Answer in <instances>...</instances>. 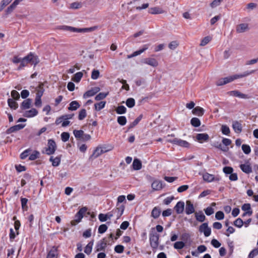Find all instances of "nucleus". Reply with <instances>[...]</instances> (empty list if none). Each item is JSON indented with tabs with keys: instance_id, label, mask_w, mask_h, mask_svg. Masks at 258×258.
<instances>
[{
	"instance_id": "nucleus-1",
	"label": "nucleus",
	"mask_w": 258,
	"mask_h": 258,
	"mask_svg": "<svg viewBox=\"0 0 258 258\" xmlns=\"http://www.w3.org/2000/svg\"><path fill=\"white\" fill-rule=\"evenodd\" d=\"M100 27L99 26H95L93 27H91L90 28H76L75 27L68 26L65 25L62 26H57L55 30H59V31H77L78 32H82L86 31H99L100 30Z\"/></svg>"
},
{
	"instance_id": "nucleus-2",
	"label": "nucleus",
	"mask_w": 258,
	"mask_h": 258,
	"mask_svg": "<svg viewBox=\"0 0 258 258\" xmlns=\"http://www.w3.org/2000/svg\"><path fill=\"white\" fill-rule=\"evenodd\" d=\"M254 72H255L254 70H251V71H249V72H248V71L245 72L242 74H239V75L236 74V75H233L231 76L225 77L224 78H222L218 81L217 85L218 86H222V85L226 84L228 83L231 82L236 79L245 77L250 74L254 73Z\"/></svg>"
},
{
	"instance_id": "nucleus-3",
	"label": "nucleus",
	"mask_w": 258,
	"mask_h": 258,
	"mask_svg": "<svg viewBox=\"0 0 258 258\" xmlns=\"http://www.w3.org/2000/svg\"><path fill=\"white\" fill-rule=\"evenodd\" d=\"M159 235L154 231H152L149 234L150 245L153 252H156L159 244Z\"/></svg>"
},
{
	"instance_id": "nucleus-4",
	"label": "nucleus",
	"mask_w": 258,
	"mask_h": 258,
	"mask_svg": "<svg viewBox=\"0 0 258 258\" xmlns=\"http://www.w3.org/2000/svg\"><path fill=\"white\" fill-rule=\"evenodd\" d=\"M88 208L86 207L81 208L75 215V219L71 221V225L75 226L81 222Z\"/></svg>"
},
{
	"instance_id": "nucleus-5",
	"label": "nucleus",
	"mask_w": 258,
	"mask_h": 258,
	"mask_svg": "<svg viewBox=\"0 0 258 258\" xmlns=\"http://www.w3.org/2000/svg\"><path fill=\"white\" fill-rule=\"evenodd\" d=\"M24 58H25V60H26L28 62V63H30L32 65H34V67L37 65L40 62L38 56L34 53L32 52L29 53Z\"/></svg>"
},
{
	"instance_id": "nucleus-6",
	"label": "nucleus",
	"mask_w": 258,
	"mask_h": 258,
	"mask_svg": "<svg viewBox=\"0 0 258 258\" xmlns=\"http://www.w3.org/2000/svg\"><path fill=\"white\" fill-rule=\"evenodd\" d=\"M56 144L53 139H49L47 143V147L45 150V153L47 155H52L56 150Z\"/></svg>"
},
{
	"instance_id": "nucleus-7",
	"label": "nucleus",
	"mask_w": 258,
	"mask_h": 258,
	"mask_svg": "<svg viewBox=\"0 0 258 258\" xmlns=\"http://www.w3.org/2000/svg\"><path fill=\"white\" fill-rule=\"evenodd\" d=\"M124 211V206H121L120 207L116 208L114 209L112 212H108L105 215H107V220L110 219L113 216V214H116L117 218L118 219L123 214Z\"/></svg>"
},
{
	"instance_id": "nucleus-8",
	"label": "nucleus",
	"mask_w": 258,
	"mask_h": 258,
	"mask_svg": "<svg viewBox=\"0 0 258 258\" xmlns=\"http://www.w3.org/2000/svg\"><path fill=\"white\" fill-rule=\"evenodd\" d=\"M168 142L182 147L189 148L190 146V144L188 142L176 138L173 140H168Z\"/></svg>"
},
{
	"instance_id": "nucleus-9",
	"label": "nucleus",
	"mask_w": 258,
	"mask_h": 258,
	"mask_svg": "<svg viewBox=\"0 0 258 258\" xmlns=\"http://www.w3.org/2000/svg\"><path fill=\"white\" fill-rule=\"evenodd\" d=\"M107 245V241L105 238L102 239L101 240L99 241L95 247L96 252H98L100 251H104L105 250V248Z\"/></svg>"
},
{
	"instance_id": "nucleus-10",
	"label": "nucleus",
	"mask_w": 258,
	"mask_h": 258,
	"mask_svg": "<svg viewBox=\"0 0 258 258\" xmlns=\"http://www.w3.org/2000/svg\"><path fill=\"white\" fill-rule=\"evenodd\" d=\"M199 231L203 232L206 237H208L211 235V229L208 226L207 223H204L199 227Z\"/></svg>"
},
{
	"instance_id": "nucleus-11",
	"label": "nucleus",
	"mask_w": 258,
	"mask_h": 258,
	"mask_svg": "<svg viewBox=\"0 0 258 258\" xmlns=\"http://www.w3.org/2000/svg\"><path fill=\"white\" fill-rule=\"evenodd\" d=\"M227 94L230 96H235L243 99H248L250 98L248 95L243 94L238 90L231 91L228 92Z\"/></svg>"
},
{
	"instance_id": "nucleus-12",
	"label": "nucleus",
	"mask_w": 258,
	"mask_h": 258,
	"mask_svg": "<svg viewBox=\"0 0 258 258\" xmlns=\"http://www.w3.org/2000/svg\"><path fill=\"white\" fill-rule=\"evenodd\" d=\"M100 90V89L98 87H96L92 88L91 89L86 91L83 95V97L84 98H87L93 96L96 93L99 92Z\"/></svg>"
},
{
	"instance_id": "nucleus-13",
	"label": "nucleus",
	"mask_w": 258,
	"mask_h": 258,
	"mask_svg": "<svg viewBox=\"0 0 258 258\" xmlns=\"http://www.w3.org/2000/svg\"><path fill=\"white\" fill-rule=\"evenodd\" d=\"M58 255V247L53 246L48 251L46 258H57Z\"/></svg>"
},
{
	"instance_id": "nucleus-14",
	"label": "nucleus",
	"mask_w": 258,
	"mask_h": 258,
	"mask_svg": "<svg viewBox=\"0 0 258 258\" xmlns=\"http://www.w3.org/2000/svg\"><path fill=\"white\" fill-rule=\"evenodd\" d=\"M203 178L204 181L208 182H211L213 181L219 180V178L217 177H215L213 174H211L207 172L203 174Z\"/></svg>"
},
{
	"instance_id": "nucleus-15",
	"label": "nucleus",
	"mask_w": 258,
	"mask_h": 258,
	"mask_svg": "<svg viewBox=\"0 0 258 258\" xmlns=\"http://www.w3.org/2000/svg\"><path fill=\"white\" fill-rule=\"evenodd\" d=\"M149 46H150L149 44H145L144 45H143V47L141 49H140V50L134 52L131 55H128L127 56V58H130L136 56L138 55H140V54H141L142 53L144 52L145 50L148 49Z\"/></svg>"
},
{
	"instance_id": "nucleus-16",
	"label": "nucleus",
	"mask_w": 258,
	"mask_h": 258,
	"mask_svg": "<svg viewBox=\"0 0 258 258\" xmlns=\"http://www.w3.org/2000/svg\"><path fill=\"white\" fill-rule=\"evenodd\" d=\"M25 124H19L15 125H14L13 126L10 127L9 128L7 131L6 133L8 134H10L13 133H15L16 132H17L22 128H23L25 127Z\"/></svg>"
},
{
	"instance_id": "nucleus-17",
	"label": "nucleus",
	"mask_w": 258,
	"mask_h": 258,
	"mask_svg": "<svg viewBox=\"0 0 258 258\" xmlns=\"http://www.w3.org/2000/svg\"><path fill=\"white\" fill-rule=\"evenodd\" d=\"M195 208L193 204L190 201H187L186 202L185 213L187 215H190L195 212Z\"/></svg>"
},
{
	"instance_id": "nucleus-18",
	"label": "nucleus",
	"mask_w": 258,
	"mask_h": 258,
	"mask_svg": "<svg viewBox=\"0 0 258 258\" xmlns=\"http://www.w3.org/2000/svg\"><path fill=\"white\" fill-rule=\"evenodd\" d=\"M184 208V203L183 202L179 201L177 203L174 207V210L178 214L183 213Z\"/></svg>"
},
{
	"instance_id": "nucleus-19",
	"label": "nucleus",
	"mask_w": 258,
	"mask_h": 258,
	"mask_svg": "<svg viewBox=\"0 0 258 258\" xmlns=\"http://www.w3.org/2000/svg\"><path fill=\"white\" fill-rule=\"evenodd\" d=\"M196 138L200 143H202L209 140V136L206 133L198 134Z\"/></svg>"
},
{
	"instance_id": "nucleus-20",
	"label": "nucleus",
	"mask_w": 258,
	"mask_h": 258,
	"mask_svg": "<svg viewBox=\"0 0 258 258\" xmlns=\"http://www.w3.org/2000/svg\"><path fill=\"white\" fill-rule=\"evenodd\" d=\"M143 62L153 67H156L158 66V62L153 58H146L144 59Z\"/></svg>"
},
{
	"instance_id": "nucleus-21",
	"label": "nucleus",
	"mask_w": 258,
	"mask_h": 258,
	"mask_svg": "<svg viewBox=\"0 0 258 258\" xmlns=\"http://www.w3.org/2000/svg\"><path fill=\"white\" fill-rule=\"evenodd\" d=\"M232 128L234 132L237 134H239L242 132V124L238 121H234L233 122Z\"/></svg>"
},
{
	"instance_id": "nucleus-22",
	"label": "nucleus",
	"mask_w": 258,
	"mask_h": 258,
	"mask_svg": "<svg viewBox=\"0 0 258 258\" xmlns=\"http://www.w3.org/2000/svg\"><path fill=\"white\" fill-rule=\"evenodd\" d=\"M38 114V111L35 109V108H32L31 109L26 111L23 116L26 117H33L36 115H37Z\"/></svg>"
},
{
	"instance_id": "nucleus-23",
	"label": "nucleus",
	"mask_w": 258,
	"mask_h": 258,
	"mask_svg": "<svg viewBox=\"0 0 258 258\" xmlns=\"http://www.w3.org/2000/svg\"><path fill=\"white\" fill-rule=\"evenodd\" d=\"M241 170L246 174H249L252 172V168L249 164H242L240 165Z\"/></svg>"
},
{
	"instance_id": "nucleus-24",
	"label": "nucleus",
	"mask_w": 258,
	"mask_h": 258,
	"mask_svg": "<svg viewBox=\"0 0 258 258\" xmlns=\"http://www.w3.org/2000/svg\"><path fill=\"white\" fill-rule=\"evenodd\" d=\"M192 112L196 115L202 116L204 114L205 110L201 107L197 106L193 109Z\"/></svg>"
},
{
	"instance_id": "nucleus-25",
	"label": "nucleus",
	"mask_w": 258,
	"mask_h": 258,
	"mask_svg": "<svg viewBox=\"0 0 258 258\" xmlns=\"http://www.w3.org/2000/svg\"><path fill=\"white\" fill-rule=\"evenodd\" d=\"M151 187L153 190H161L163 188L162 182L158 180L154 181L151 184Z\"/></svg>"
},
{
	"instance_id": "nucleus-26",
	"label": "nucleus",
	"mask_w": 258,
	"mask_h": 258,
	"mask_svg": "<svg viewBox=\"0 0 258 258\" xmlns=\"http://www.w3.org/2000/svg\"><path fill=\"white\" fill-rule=\"evenodd\" d=\"M44 83H39L38 86L36 88V95L42 96L44 92Z\"/></svg>"
},
{
	"instance_id": "nucleus-27",
	"label": "nucleus",
	"mask_w": 258,
	"mask_h": 258,
	"mask_svg": "<svg viewBox=\"0 0 258 258\" xmlns=\"http://www.w3.org/2000/svg\"><path fill=\"white\" fill-rule=\"evenodd\" d=\"M149 13L151 14H163L164 13V11L162 8L159 7H155L151 8L149 9Z\"/></svg>"
},
{
	"instance_id": "nucleus-28",
	"label": "nucleus",
	"mask_w": 258,
	"mask_h": 258,
	"mask_svg": "<svg viewBox=\"0 0 258 258\" xmlns=\"http://www.w3.org/2000/svg\"><path fill=\"white\" fill-rule=\"evenodd\" d=\"M49 161L52 162V165L53 166H58L60 163L61 156H57L55 158H53V156H51L49 158Z\"/></svg>"
},
{
	"instance_id": "nucleus-29",
	"label": "nucleus",
	"mask_w": 258,
	"mask_h": 258,
	"mask_svg": "<svg viewBox=\"0 0 258 258\" xmlns=\"http://www.w3.org/2000/svg\"><path fill=\"white\" fill-rule=\"evenodd\" d=\"M106 102L105 101H101L99 102L95 103L94 104V109L96 111H99L103 108H104L105 106Z\"/></svg>"
},
{
	"instance_id": "nucleus-30",
	"label": "nucleus",
	"mask_w": 258,
	"mask_h": 258,
	"mask_svg": "<svg viewBox=\"0 0 258 258\" xmlns=\"http://www.w3.org/2000/svg\"><path fill=\"white\" fill-rule=\"evenodd\" d=\"M132 166L134 170H139L142 168V162L139 159H135Z\"/></svg>"
},
{
	"instance_id": "nucleus-31",
	"label": "nucleus",
	"mask_w": 258,
	"mask_h": 258,
	"mask_svg": "<svg viewBox=\"0 0 258 258\" xmlns=\"http://www.w3.org/2000/svg\"><path fill=\"white\" fill-rule=\"evenodd\" d=\"M80 106V105L78 101H73L70 103L68 109L71 111L76 110Z\"/></svg>"
},
{
	"instance_id": "nucleus-32",
	"label": "nucleus",
	"mask_w": 258,
	"mask_h": 258,
	"mask_svg": "<svg viewBox=\"0 0 258 258\" xmlns=\"http://www.w3.org/2000/svg\"><path fill=\"white\" fill-rule=\"evenodd\" d=\"M31 100L30 99H27L24 100L21 105V108L23 110L28 109L30 107Z\"/></svg>"
},
{
	"instance_id": "nucleus-33",
	"label": "nucleus",
	"mask_w": 258,
	"mask_h": 258,
	"mask_svg": "<svg viewBox=\"0 0 258 258\" xmlns=\"http://www.w3.org/2000/svg\"><path fill=\"white\" fill-rule=\"evenodd\" d=\"M161 214V210L159 208L157 207H154L151 212V216L154 218H158Z\"/></svg>"
},
{
	"instance_id": "nucleus-34",
	"label": "nucleus",
	"mask_w": 258,
	"mask_h": 258,
	"mask_svg": "<svg viewBox=\"0 0 258 258\" xmlns=\"http://www.w3.org/2000/svg\"><path fill=\"white\" fill-rule=\"evenodd\" d=\"M195 217L197 221L201 222H204L206 219V217L202 211L195 213Z\"/></svg>"
},
{
	"instance_id": "nucleus-35",
	"label": "nucleus",
	"mask_w": 258,
	"mask_h": 258,
	"mask_svg": "<svg viewBox=\"0 0 258 258\" xmlns=\"http://www.w3.org/2000/svg\"><path fill=\"white\" fill-rule=\"evenodd\" d=\"M236 30L237 32L241 31H248V24L245 23L241 24L237 26Z\"/></svg>"
},
{
	"instance_id": "nucleus-36",
	"label": "nucleus",
	"mask_w": 258,
	"mask_h": 258,
	"mask_svg": "<svg viewBox=\"0 0 258 258\" xmlns=\"http://www.w3.org/2000/svg\"><path fill=\"white\" fill-rule=\"evenodd\" d=\"M8 103L9 106L13 109H16L18 107V103L13 99H8Z\"/></svg>"
},
{
	"instance_id": "nucleus-37",
	"label": "nucleus",
	"mask_w": 258,
	"mask_h": 258,
	"mask_svg": "<svg viewBox=\"0 0 258 258\" xmlns=\"http://www.w3.org/2000/svg\"><path fill=\"white\" fill-rule=\"evenodd\" d=\"M83 76V74L81 72H78L74 75L72 78V80L76 83H79L82 78Z\"/></svg>"
},
{
	"instance_id": "nucleus-38",
	"label": "nucleus",
	"mask_w": 258,
	"mask_h": 258,
	"mask_svg": "<svg viewBox=\"0 0 258 258\" xmlns=\"http://www.w3.org/2000/svg\"><path fill=\"white\" fill-rule=\"evenodd\" d=\"M212 39V36L209 35L205 37L203 39H202L200 43V46H204L207 45L209 42H210Z\"/></svg>"
},
{
	"instance_id": "nucleus-39",
	"label": "nucleus",
	"mask_w": 258,
	"mask_h": 258,
	"mask_svg": "<svg viewBox=\"0 0 258 258\" xmlns=\"http://www.w3.org/2000/svg\"><path fill=\"white\" fill-rule=\"evenodd\" d=\"M101 150L103 153L111 151L113 149V146L111 145H104L102 146H100Z\"/></svg>"
},
{
	"instance_id": "nucleus-40",
	"label": "nucleus",
	"mask_w": 258,
	"mask_h": 258,
	"mask_svg": "<svg viewBox=\"0 0 258 258\" xmlns=\"http://www.w3.org/2000/svg\"><path fill=\"white\" fill-rule=\"evenodd\" d=\"M108 94H109L108 92H106V93L100 92L95 96V99L96 101L102 100L104 99V98H105L107 97V96H108Z\"/></svg>"
},
{
	"instance_id": "nucleus-41",
	"label": "nucleus",
	"mask_w": 258,
	"mask_h": 258,
	"mask_svg": "<svg viewBox=\"0 0 258 258\" xmlns=\"http://www.w3.org/2000/svg\"><path fill=\"white\" fill-rule=\"evenodd\" d=\"M190 123L194 127H199L201 125V121L198 118L193 117L190 120Z\"/></svg>"
},
{
	"instance_id": "nucleus-42",
	"label": "nucleus",
	"mask_w": 258,
	"mask_h": 258,
	"mask_svg": "<svg viewBox=\"0 0 258 258\" xmlns=\"http://www.w3.org/2000/svg\"><path fill=\"white\" fill-rule=\"evenodd\" d=\"M116 112L118 114H124L126 112V108L123 105L118 106L115 109Z\"/></svg>"
},
{
	"instance_id": "nucleus-43",
	"label": "nucleus",
	"mask_w": 258,
	"mask_h": 258,
	"mask_svg": "<svg viewBox=\"0 0 258 258\" xmlns=\"http://www.w3.org/2000/svg\"><path fill=\"white\" fill-rule=\"evenodd\" d=\"M40 153L38 151H34L32 154H30L29 159L30 160H34L39 158Z\"/></svg>"
},
{
	"instance_id": "nucleus-44",
	"label": "nucleus",
	"mask_w": 258,
	"mask_h": 258,
	"mask_svg": "<svg viewBox=\"0 0 258 258\" xmlns=\"http://www.w3.org/2000/svg\"><path fill=\"white\" fill-rule=\"evenodd\" d=\"M87 116V112L85 109H82L79 113L78 119L80 120L84 119Z\"/></svg>"
},
{
	"instance_id": "nucleus-45",
	"label": "nucleus",
	"mask_w": 258,
	"mask_h": 258,
	"mask_svg": "<svg viewBox=\"0 0 258 258\" xmlns=\"http://www.w3.org/2000/svg\"><path fill=\"white\" fill-rule=\"evenodd\" d=\"M126 105L128 108H132L135 105V100L133 98H128L126 101Z\"/></svg>"
},
{
	"instance_id": "nucleus-46",
	"label": "nucleus",
	"mask_w": 258,
	"mask_h": 258,
	"mask_svg": "<svg viewBox=\"0 0 258 258\" xmlns=\"http://www.w3.org/2000/svg\"><path fill=\"white\" fill-rule=\"evenodd\" d=\"M117 122L120 125H124L126 123V118L125 116H120L117 117Z\"/></svg>"
},
{
	"instance_id": "nucleus-47",
	"label": "nucleus",
	"mask_w": 258,
	"mask_h": 258,
	"mask_svg": "<svg viewBox=\"0 0 258 258\" xmlns=\"http://www.w3.org/2000/svg\"><path fill=\"white\" fill-rule=\"evenodd\" d=\"M221 132L223 135L229 136L230 133L229 127L226 125H222Z\"/></svg>"
},
{
	"instance_id": "nucleus-48",
	"label": "nucleus",
	"mask_w": 258,
	"mask_h": 258,
	"mask_svg": "<svg viewBox=\"0 0 258 258\" xmlns=\"http://www.w3.org/2000/svg\"><path fill=\"white\" fill-rule=\"evenodd\" d=\"M73 134L77 139L82 138L83 136L84 135V131L83 130H74L73 132Z\"/></svg>"
},
{
	"instance_id": "nucleus-49",
	"label": "nucleus",
	"mask_w": 258,
	"mask_h": 258,
	"mask_svg": "<svg viewBox=\"0 0 258 258\" xmlns=\"http://www.w3.org/2000/svg\"><path fill=\"white\" fill-rule=\"evenodd\" d=\"M19 232L16 231V233H15L13 230V228H11L10 229V234H9V237L11 241H13V240L16 237V235H19Z\"/></svg>"
},
{
	"instance_id": "nucleus-50",
	"label": "nucleus",
	"mask_w": 258,
	"mask_h": 258,
	"mask_svg": "<svg viewBox=\"0 0 258 258\" xmlns=\"http://www.w3.org/2000/svg\"><path fill=\"white\" fill-rule=\"evenodd\" d=\"M185 246V244L183 241H177L174 244V248L176 249H181Z\"/></svg>"
},
{
	"instance_id": "nucleus-51",
	"label": "nucleus",
	"mask_w": 258,
	"mask_h": 258,
	"mask_svg": "<svg viewBox=\"0 0 258 258\" xmlns=\"http://www.w3.org/2000/svg\"><path fill=\"white\" fill-rule=\"evenodd\" d=\"M21 202L22 209L26 211L27 210L28 206L27 204L28 202V199L25 198H21Z\"/></svg>"
},
{
	"instance_id": "nucleus-52",
	"label": "nucleus",
	"mask_w": 258,
	"mask_h": 258,
	"mask_svg": "<svg viewBox=\"0 0 258 258\" xmlns=\"http://www.w3.org/2000/svg\"><path fill=\"white\" fill-rule=\"evenodd\" d=\"M102 154V152L101 150L100 146H98L94 150V151L92 154V156H94L95 158H97V157H99L100 155H101Z\"/></svg>"
},
{
	"instance_id": "nucleus-53",
	"label": "nucleus",
	"mask_w": 258,
	"mask_h": 258,
	"mask_svg": "<svg viewBox=\"0 0 258 258\" xmlns=\"http://www.w3.org/2000/svg\"><path fill=\"white\" fill-rule=\"evenodd\" d=\"M31 150L30 149H28L25 150L20 154V158L22 159H25L26 157H27L30 153Z\"/></svg>"
},
{
	"instance_id": "nucleus-54",
	"label": "nucleus",
	"mask_w": 258,
	"mask_h": 258,
	"mask_svg": "<svg viewBox=\"0 0 258 258\" xmlns=\"http://www.w3.org/2000/svg\"><path fill=\"white\" fill-rule=\"evenodd\" d=\"M17 5L14 2L6 10L7 14H11L16 8Z\"/></svg>"
},
{
	"instance_id": "nucleus-55",
	"label": "nucleus",
	"mask_w": 258,
	"mask_h": 258,
	"mask_svg": "<svg viewBox=\"0 0 258 258\" xmlns=\"http://www.w3.org/2000/svg\"><path fill=\"white\" fill-rule=\"evenodd\" d=\"M242 150L245 154H248L251 152L250 146L246 144H243L242 145Z\"/></svg>"
},
{
	"instance_id": "nucleus-56",
	"label": "nucleus",
	"mask_w": 258,
	"mask_h": 258,
	"mask_svg": "<svg viewBox=\"0 0 258 258\" xmlns=\"http://www.w3.org/2000/svg\"><path fill=\"white\" fill-rule=\"evenodd\" d=\"M108 227L106 224H101L99 226L98 232L100 234L104 233L107 230Z\"/></svg>"
},
{
	"instance_id": "nucleus-57",
	"label": "nucleus",
	"mask_w": 258,
	"mask_h": 258,
	"mask_svg": "<svg viewBox=\"0 0 258 258\" xmlns=\"http://www.w3.org/2000/svg\"><path fill=\"white\" fill-rule=\"evenodd\" d=\"M244 224V222L243 220L239 218H237L234 222V225L238 228H241Z\"/></svg>"
},
{
	"instance_id": "nucleus-58",
	"label": "nucleus",
	"mask_w": 258,
	"mask_h": 258,
	"mask_svg": "<svg viewBox=\"0 0 258 258\" xmlns=\"http://www.w3.org/2000/svg\"><path fill=\"white\" fill-rule=\"evenodd\" d=\"M41 97L42 96L36 95V98L35 100V105L37 107H40L41 106Z\"/></svg>"
},
{
	"instance_id": "nucleus-59",
	"label": "nucleus",
	"mask_w": 258,
	"mask_h": 258,
	"mask_svg": "<svg viewBox=\"0 0 258 258\" xmlns=\"http://www.w3.org/2000/svg\"><path fill=\"white\" fill-rule=\"evenodd\" d=\"M69 138H70V134L69 133L63 132L61 133V139L63 142H66L68 141L69 139Z\"/></svg>"
},
{
	"instance_id": "nucleus-60",
	"label": "nucleus",
	"mask_w": 258,
	"mask_h": 258,
	"mask_svg": "<svg viewBox=\"0 0 258 258\" xmlns=\"http://www.w3.org/2000/svg\"><path fill=\"white\" fill-rule=\"evenodd\" d=\"M223 171L226 174H231L233 171V169L230 166H225L223 168Z\"/></svg>"
},
{
	"instance_id": "nucleus-61",
	"label": "nucleus",
	"mask_w": 258,
	"mask_h": 258,
	"mask_svg": "<svg viewBox=\"0 0 258 258\" xmlns=\"http://www.w3.org/2000/svg\"><path fill=\"white\" fill-rule=\"evenodd\" d=\"M124 247L122 245H117L115 246L114 251L118 253H121L123 252Z\"/></svg>"
},
{
	"instance_id": "nucleus-62",
	"label": "nucleus",
	"mask_w": 258,
	"mask_h": 258,
	"mask_svg": "<svg viewBox=\"0 0 258 258\" xmlns=\"http://www.w3.org/2000/svg\"><path fill=\"white\" fill-rule=\"evenodd\" d=\"M223 0H214L211 4L210 7L212 8H215L220 5Z\"/></svg>"
},
{
	"instance_id": "nucleus-63",
	"label": "nucleus",
	"mask_w": 258,
	"mask_h": 258,
	"mask_svg": "<svg viewBox=\"0 0 258 258\" xmlns=\"http://www.w3.org/2000/svg\"><path fill=\"white\" fill-rule=\"evenodd\" d=\"M100 73L98 70H93L92 74H91V78L93 80H96L98 79L99 77Z\"/></svg>"
},
{
	"instance_id": "nucleus-64",
	"label": "nucleus",
	"mask_w": 258,
	"mask_h": 258,
	"mask_svg": "<svg viewBox=\"0 0 258 258\" xmlns=\"http://www.w3.org/2000/svg\"><path fill=\"white\" fill-rule=\"evenodd\" d=\"M258 254V248L253 249L251 250L248 255V258H253Z\"/></svg>"
}]
</instances>
